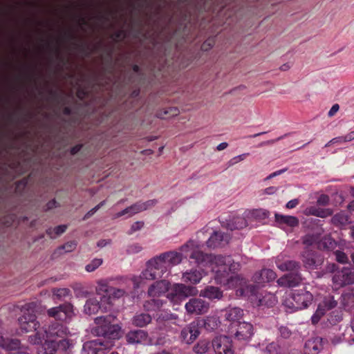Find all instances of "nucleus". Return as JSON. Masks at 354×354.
I'll list each match as a JSON object with an SVG mask.
<instances>
[{
    "label": "nucleus",
    "instance_id": "obj_1",
    "mask_svg": "<svg viewBox=\"0 0 354 354\" xmlns=\"http://www.w3.org/2000/svg\"><path fill=\"white\" fill-rule=\"evenodd\" d=\"M47 313L49 317L62 322L52 323L44 333L37 331L35 335L29 337L28 340L32 344H42L46 354H54L56 340L66 337L69 333L68 328L62 322H66L72 317L73 306L70 303H65L48 309Z\"/></svg>",
    "mask_w": 354,
    "mask_h": 354
},
{
    "label": "nucleus",
    "instance_id": "obj_2",
    "mask_svg": "<svg viewBox=\"0 0 354 354\" xmlns=\"http://www.w3.org/2000/svg\"><path fill=\"white\" fill-rule=\"evenodd\" d=\"M180 250V252L169 251L161 254V257L165 259L169 269L179 264L184 258L189 259L191 263H194L197 266L211 260V257L208 254H205L196 248L193 241L182 245Z\"/></svg>",
    "mask_w": 354,
    "mask_h": 354
},
{
    "label": "nucleus",
    "instance_id": "obj_3",
    "mask_svg": "<svg viewBox=\"0 0 354 354\" xmlns=\"http://www.w3.org/2000/svg\"><path fill=\"white\" fill-rule=\"evenodd\" d=\"M211 257V260L208 262H204V264H198V266L210 268L211 270L215 273L214 278L218 283H225L230 279V271L227 269V263L232 261L231 256L217 255Z\"/></svg>",
    "mask_w": 354,
    "mask_h": 354
},
{
    "label": "nucleus",
    "instance_id": "obj_4",
    "mask_svg": "<svg viewBox=\"0 0 354 354\" xmlns=\"http://www.w3.org/2000/svg\"><path fill=\"white\" fill-rule=\"evenodd\" d=\"M115 319V317L111 315L96 317L95 323L97 326L93 329V332L97 336L113 339H118L121 328L118 324H112Z\"/></svg>",
    "mask_w": 354,
    "mask_h": 354
},
{
    "label": "nucleus",
    "instance_id": "obj_5",
    "mask_svg": "<svg viewBox=\"0 0 354 354\" xmlns=\"http://www.w3.org/2000/svg\"><path fill=\"white\" fill-rule=\"evenodd\" d=\"M169 270L160 254L147 261V268L141 272L140 277L142 279L154 280L163 277L165 274L168 275Z\"/></svg>",
    "mask_w": 354,
    "mask_h": 354
},
{
    "label": "nucleus",
    "instance_id": "obj_6",
    "mask_svg": "<svg viewBox=\"0 0 354 354\" xmlns=\"http://www.w3.org/2000/svg\"><path fill=\"white\" fill-rule=\"evenodd\" d=\"M37 307L35 302H30L23 306L22 315L18 319L20 328L23 332L28 333L38 328L39 324L37 321Z\"/></svg>",
    "mask_w": 354,
    "mask_h": 354
},
{
    "label": "nucleus",
    "instance_id": "obj_7",
    "mask_svg": "<svg viewBox=\"0 0 354 354\" xmlns=\"http://www.w3.org/2000/svg\"><path fill=\"white\" fill-rule=\"evenodd\" d=\"M313 299V295L304 290H295L284 301V305L292 311L302 310L308 307Z\"/></svg>",
    "mask_w": 354,
    "mask_h": 354
},
{
    "label": "nucleus",
    "instance_id": "obj_8",
    "mask_svg": "<svg viewBox=\"0 0 354 354\" xmlns=\"http://www.w3.org/2000/svg\"><path fill=\"white\" fill-rule=\"evenodd\" d=\"M96 293L100 296V301L111 305L112 299H119L124 295L125 290L122 288H117L110 286L104 280L97 282Z\"/></svg>",
    "mask_w": 354,
    "mask_h": 354
},
{
    "label": "nucleus",
    "instance_id": "obj_9",
    "mask_svg": "<svg viewBox=\"0 0 354 354\" xmlns=\"http://www.w3.org/2000/svg\"><path fill=\"white\" fill-rule=\"evenodd\" d=\"M195 287L185 286L183 283H176L173 286L167 297L174 304H178L188 297L197 294Z\"/></svg>",
    "mask_w": 354,
    "mask_h": 354
},
{
    "label": "nucleus",
    "instance_id": "obj_10",
    "mask_svg": "<svg viewBox=\"0 0 354 354\" xmlns=\"http://www.w3.org/2000/svg\"><path fill=\"white\" fill-rule=\"evenodd\" d=\"M215 354H234L232 341L230 337L221 335L215 337L211 344Z\"/></svg>",
    "mask_w": 354,
    "mask_h": 354
},
{
    "label": "nucleus",
    "instance_id": "obj_11",
    "mask_svg": "<svg viewBox=\"0 0 354 354\" xmlns=\"http://www.w3.org/2000/svg\"><path fill=\"white\" fill-rule=\"evenodd\" d=\"M304 266L310 270L317 269L324 262V257L308 248L301 254Z\"/></svg>",
    "mask_w": 354,
    "mask_h": 354
},
{
    "label": "nucleus",
    "instance_id": "obj_12",
    "mask_svg": "<svg viewBox=\"0 0 354 354\" xmlns=\"http://www.w3.org/2000/svg\"><path fill=\"white\" fill-rule=\"evenodd\" d=\"M185 307L188 314L203 315L208 311L209 304L201 298H192Z\"/></svg>",
    "mask_w": 354,
    "mask_h": 354
},
{
    "label": "nucleus",
    "instance_id": "obj_13",
    "mask_svg": "<svg viewBox=\"0 0 354 354\" xmlns=\"http://www.w3.org/2000/svg\"><path fill=\"white\" fill-rule=\"evenodd\" d=\"M109 343L100 339L88 341L83 344L82 354H105Z\"/></svg>",
    "mask_w": 354,
    "mask_h": 354
},
{
    "label": "nucleus",
    "instance_id": "obj_14",
    "mask_svg": "<svg viewBox=\"0 0 354 354\" xmlns=\"http://www.w3.org/2000/svg\"><path fill=\"white\" fill-rule=\"evenodd\" d=\"M333 282L337 286H344L354 283V272L349 268H343L333 276Z\"/></svg>",
    "mask_w": 354,
    "mask_h": 354
},
{
    "label": "nucleus",
    "instance_id": "obj_15",
    "mask_svg": "<svg viewBox=\"0 0 354 354\" xmlns=\"http://www.w3.org/2000/svg\"><path fill=\"white\" fill-rule=\"evenodd\" d=\"M302 277L301 274L298 271L289 272L287 274L280 277L277 280V283L280 286L283 287H295L301 283Z\"/></svg>",
    "mask_w": 354,
    "mask_h": 354
},
{
    "label": "nucleus",
    "instance_id": "obj_16",
    "mask_svg": "<svg viewBox=\"0 0 354 354\" xmlns=\"http://www.w3.org/2000/svg\"><path fill=\"white\" fill-rule=\"evenodd\" d=\"M170 288V283L165 279L157 281L152 283L148 289V295L150 297H160L166 293Z\"/></svg>",
    "mask_w": 354,
    "mask_h": 354
},
{
    "label": "nucleus",
    "instance_id": "obj_17",
    "mask_svg": "<svg viewBox=\"0 0 354 354\" xmlns=\"http://www.w3.org/2000/svg\"><path fill=\"white\" fill-rule=\"evenodd\" d=\"M277 278V274L274 270L271 269H262L256 272L252 277L254 283L261 285L265 283L274 281Z\"/></svg>",
    "mask_w": 354,
    "mask_h": 354
},
{
    "label": "nucleus",
    "instance_id": "obj_18",
    "mask_svg": "<svg viewBox=\"0 0 354 354\" xmlns=\"http://www.w3.org/2000/svg\"><path fill=\"white\" fill-rule=\"evenodd\" d=\"M236 330L235 332V337L240 340H248L253 334V326L245 322H239L236 325Z\"/></svg>",
    "mask_w": 354,
    "mask_h": 354
},
{
    "label": "nucleus",
    "instance_id": "obj_19",
    "mask_svg": "<svg viewBox=\"0 0 354 354\" xmlns=\"http://www.w3.org/2000/svg\"><path fill=\"white\" fill-rule=\"evenodd\" d=\"M323 348L322 338L313 337L307 340L304 347V354H318Z\"/></svg>",
    "mask_w": 354,
    "mask_h": 354
},
{
    "label": "nucleus",
    "instance_id": "obj_20",
    "mask_svg": "<svg viewBox=\"0 0 354 354\" xmlns=\"http://www.w3.org/2000/svg\"><path fill=\"white\" fill-rule=\"evenodd\" d=\"M230 239V235L221 232H214L209 238L206 243L207 247L215 248L221 246L223 242L227 243Z\"/></svg>",
    "mask_w": 354,
    "mask_h": 354
},
{
    "label": "nucleus",
    "instance_id": "obj_21",
    "mask_svg": "<svg viewBox=\"0 0 354 354\" xmlns=\"http://www.w3.org/2000/svg\"><path fill=\"white\" fill-rule=\"evenodd\" d=\"M243 310L238 307L228 308L224 310V317L226 320L230 322L232 325H236L242 319Z\"/></svg>",
    "mask_w": 354,
    "mask_h": 354
},
{
    "label": "nucleus",
    "instance_id": "obj_22",
    "mask_svg": "<svg viewBox=\"0 0 354 354\" xmlns=\"http://www.w3.org/2000/svg\"><path fill=\"white\" fill-rule=\"evenodd\" d=\"M198 335L199 331L195 326L184 328L180 333L181 340L186 344L192 343Z\"/></svg>",
    "mask_w": 354,
    "mask_h": 354
},
{
    "label": "nucleus",
    "instance_id": "obj_23",
    "mask_svg": "<svg viewBox=\"0 0 354 354\" xmlns=\"http://www.w3.org/2000/svg\"><path fill=\"white\" fill-rule=\"evenodd\" d=\"M276 265L277 267L283 272L288 271L290 272H292L298 271L300 269V263L293 260L282 261L278 258L276 260Z\"/></svg>",
    "mask_w": 354,
    "mask_h": 354
},
{
    "label": "nucleus",
    "instance_id": "obj_24",
    "mask_svg": "<svg viewBox=\"0 0 354 354\" xmlns=\"http://www.w3.org/2000/svg\"><path fill=\"white\" fill-rule=\"evenodd\" d=\"M147 338V333L142 330H136L129 331L127 335V341L129 344H139L145 341Z\"/></svg>",
    "mask_w": 354,
    "mask_h": 354
},
{
    "label": "nucleus",
    "instance_id": "obj_25",
    "mask_svg": "<svg viewBox=\"0 0 354 354\" xmlns=\"http://www.w3.org/2000/svg\"><path fill=\"white\" fill-rule=\"evenodd\" d=\"M103 306L100 304V301L96 298H90L86 301L84 306V310L87 315H95L100 309L102 310Z\"/></svg>",
    "mask_w": 354,
    "mask_h": 354
},
{
    "label": "nucleus",
    "instance_id": "obj_26",
    "mask_svg": "<svg viewBox=\"0 0 354 354\" xmlns=\"http://www.w3.org/2000/svg\"><path fill=\"white\" fill-rule=\"evenodd\" d=\"M200 296L209 299H220L223 297V292L218 287L209 286L201 291Z\"/></svg>",
    "mask_w": 354,
    "mask_h": 354
},
{
    "label": "nucleus",
    "instance_id": "obj_27",
    "mask_svg": "<svg viewBox=\"0 0 354 354\" xmlns=\"http://www.w3.org/2000/svg\"><path fill=\"white\" fill-rule=\"evenodd\" d=\"M275 220L276 222L280 225L285 224L291 227H295L299 225V219L293 216L275 214Z\"/></svg>",
    "mask_w": 354,
    "mask_h": 354
},
{
    "label": "nucleus",
    "instance_id": "obj_28",
    "mask_svg": "<svg viewBox=\"0 0 354 354\" xmlns=\"http://www.w3.org/2000/svg\"><path fill=\"white\" fill-rule=\"evenodd\" d=\"M203 277V273L200 270H192L189 272H185L183 274V281L189 282L192 284H196L200 282Z\"/></svg>",
    "mask_w": 354,
    "mask_h": 354
},
{
    "label": "nucleus",
    "instance_id": "obj_29",
    "mask_svg": "<svg viewBox=\"0 0 354 354\" xmlns=\"http://www.w3.org/2000/svg\"><path fill=\"white\" fill-rule=\"evenodd\" d=\"M306 211L308 214L321 218H326L333 214V210L331 209H324L315 206L308 207Z\"/></svg>",
    "mask_w": 354,
    "mask_h": 354
},
{
    "label": "nucleus",
    "instance_id": "obj_30",
    "mask_svg": "<svg viewBox=\"0 0 354 354\" xmlns=\"http://www.w3.org/2000/svg\"><path fill=\"white\" fill-rule=\"evenodd\" d=\"M277 301L275 295L270 292H265L258 298V305L261 306L272 307L276 304Z\"/></svg>",
    "mask_w": 354,
    "mask_h": 354
},
{
    "label": "nucleus",
    "instance_id": "obj_31",
    "mask_svg": "<svg viewBox=\"0 0 354 354\" xmlns=\"http://www.w3.org/2000/svg\"><path fill=\"white\" fill-rule=\"evenodd\" d=\"M141 212L143 211L141 205V201H139L119 212L117 213L116 216L121 217L125 214H129V216H131Z\"/></svg>",
    "mask_w": 354,
    "mask_h": 354
},
{
    "label": "nucleus",
    "instance_id": "obj_32",
    "mask_svg": "<svg viewBox=\"0 0 354 354\" xmlns=\"http://www.w3.org/2000/svg\"><path fill=\"white\" fill-rule=\"evenodd\" d=\"M151 321V317L147 313H140L136 315L132 320L133 325L138 327H144Z\"/></svg>",
    "mask_w": 354,
    "mask_h": 354
},
{
    "label": "nucleus",
    "instance_id": "obj_33",
    "mask_svg": "<svg viewBox=\"0 0 354 354\" xmlns=\"http://www.w3.org/2000/svg\"><path fill=\"white\" fill-rule=\"evenodd\" d=\"M349 216L345 212H340L335 214L332 218L331 222L336 226H343L348 223Z\"/></svg>",
    "mask_w": 354,
    "mask_h": 354
},
{
    "label": "nucleus",
    "instance_id": "obj_34",
    "mask_svg": "<svg viewBox=\"0 0 354 354\" xmlns=\"http://www.w3.org/2000/svg\"><path fill=\"white\" fill-rule=\"evenodd\" d=\"M163 305L162 300L153 298L147 301L144 304V308L147 311L158 310Z\"/></svg>",
    "mask_w": 354,
    "mask_h": 354
},
{
    "label": "nucleus",
    "instance_id": "obj_35",
    "mask_svg": "<svg viewBox=\"0 0 354 354\" xmlns=\"http://www.w3.org/2000/svg\"><path fill=\"white\" fill-rule=\"evenodd\" d=\"M342 320L341 310H334L327 315V322L331 326H335Z\"/></svg>",
    "mask_w": 354,
    "mask_h": 354
},
{
    "label": "nucleus",
    "instance_id": "obj_36",
    "mask_svg": "<svg viewBox=\"0 0 354 354\" xmlns=\"http://www.w3.org/2000/svg\"><path fill=\"white\" fill-rule=\"evenodd\" d=\"M210 344L206 340L199 341L194 347L193 351L196 354H203L209 351Z\"/></svg>",
    "mask_w": 354,
    "mask_h": 354
},
{
    "label": "nucleus",
    "instance_id": "obj_37",
    "mask_svg": "<svg viewBox=\"0 0 354 354\" xmlns=\"http://www.w3.org/2000/svg\"><path fill=\"white\" fill-rule=\"evenodd\" d=\"M265 354H281V349L276 342L268 344L265 348H262Z\"/></svg>",
    "mask_w": 354,
    "mask_h": 354
},
{
    "label": "nucleus",
    "instance_id": "obj_38",
    "mask_svg": "<svg viewBox=\"0 0 354 354\" xmlns=\"http://www.w3.org/2000/svg\"><path fill=\"white\" fill-rule=\"evenodd\" d=\"M322 305V308L324 307L326 310H330L334 308L337 305V301L335 299L333 296L328 295L324 297Z\"/></svg>",
    "mask_w": 354,
    "mask_h": 354
},
{
    "label": "nucleus",
    "instance_id": "obj_39",
    "mask_svg": "<svg viewBox=\"0 0 354 354\" xmlns=\"http://www.w3.org/2000/svg\"><path fill=\"white\" fill-rule=\"evenodd\" d=\"M77 242L75 241H71L66 243L63 245L57 248V251L59 254L62 253V250H64L65 252H70L73 251L77 247Z\"/></svg>",
    "mask_w": 354,
    "mask_h": 354
},
{
    "label": "nucleus",
    "instance_id": "obj_40",
    "mask_svg": "<svg viewBox=\"0 0 354 354\" xmlns=\"http://www.w3.org/2000/svg\"><path fill=\"white\" fill-rule=\"evenodd\" d=\"M102 259H94L91 263L86 266L85 270L88 272H93L102 265Z\"/></svg>",
    "mask_w": 354,
    "mask_h": 354
},
{
    "label": "nucleus",
    "instance_id": "obj_41",
    "mask_svg": "<svg viewBox=\"0 0 354 354\" xmlns=\"http://www.w3.org/2000/svg\"><path fill=\"white\" fill-rule=\"evenodd\" d=\"M56 346L54 348L55 352L57 348H62V350L66 351L71 346L70 341L66 337L58 339L57 340H56Z\"/></svg>",
    "mask_w": 354,
    "mask_h": 354
},
{
    "label": "nucleus",
    "instance_id": "obj_42",
    "mask_svg": "<svg viewBox=\"0 0 354 354\" xmlns=\"http://www.w3.org/2000/svg\"><path fill=\"white\" fill-rule=\"evenodd\" d=\"M319 239V236L315 234H306L303 238V243L307 246H310L314 243H316Z\"/></svg>",
    "mask_w": 354,
    "mask_h": 354
},
{
    "label": "nucleus",
    "instance_id": "obj_43",
    "mask_svg": "<svg viewBox=\"0 0 354 354\" xmlns=\"http://www.w3.org/2000/svg\"><path fill=\"white\" fill-rule=\"evenodd\" d=\"M53 294L58 299H62L69 297L71 290L68 288H59L54 290Z\"/></svg>",
    "mask_w": 354,
    "mask_h": 354
},
{
    "label": "nucleus",
    "instance_id": "obj_44",
    "mask_svg": "<svg viewBox=\"0 0 354 354\" xmlns=\"http://www.w3.org/2000/svg\"><path fill=\"white\" fill-rule=\"evenodd\" d=\"M324 310L325 309H322V305L319 304L315 313L311 317V321L313 324H316L319 322L322 316L324 315Z\"/></svg>",
    "mask_w": 354,
    "mask_h": 354
},
{
    "label": "nucleus",
    "instance_id": "obj_45",
    "mask_svg": "<svg viewBox=\"0 0 354 354\" xmlns=\"http://www.w3.org/2000/svg\"><path fill=\"white\" fill-rule=\"evenodd\" d=\"M335 259L337 262L341 263H346L348 262V258L347 255L342 251L336 250L334 252Z\"/></svg>",
    "mask_w": 354,
    "mask_h": 354
},
{
    "label": "nucleus",
    "instance_id": "obj_46",
    "mask_svg": "<svg viewBox=\"0 0 354 354\" xmlns=\"http://www.w3.org/2000/svg\"><path fill=\"white\" fill-rule=\"evenodd\" d=\"M279 336L283 339H288L292 335V331L287 326H281L279 328Z\"/></svg>",
    "mask_w": 354,
    "mask_h": 354
},
{
    "label": "nucleus",
    "instance_id": "obj_47",
    "mask_svg": "<svg viewBox=\"0 0 354 354\" xmlns=\"http://www.w3.org/2000/svg\"><path fill=\"white\" fill-rule=\"evenodd\" d=\"M157 203H158V201L156 199H151V200H148L145 202H141L142 211H145L147 209L152 208Z\"/></svg>",
    "mask_w": 354,
    "mask_h": 354
},
{
    "label": "nucleus",
    "instance_id": "obj_48",
    "mask_svg": "<svg viewBox=\"0 0 354 354\" xmlns=\"http://www.w3.org/2000/svg\"><path fill=\"white\" fill-rule=\"evenodd\" d=\"M227 269L230 271V272L235 273L237 271L240 270L241 265L238 262H234V260L232 259V261L227 263Z\"/></svg>",
    "mask_w": 354,
    "mask_h": 354
},
{
    "label": "nucleus",
    "instance_id": "obj_49",
    "mask_svg": "<svg viewBox=\"0 0 354 354\" xmlns=\"http://www.w3.org/2000/svg\"><path fill=\"white\" fill-rule=\"evenodd\" d=\"M143 226H144V223L142 221H136V222L133 223L131 225L129 231L128 232V234H132L135 232L141 230L143 227Z\"/></svg>",
    "mask_w": 354,
    "mask_h": 354
},
{
    "label": "nucleus",
    "instance_id": "obj_50",
    "mask_svg": "<svg viewBox=\"0 0 354 354\" xmlns=\"http://www.w3.org/2000/svg\"><path fill=\"white\" fill-rule=\"evenodd\" d=\"M341 298H342V306L344 307H346L350 305L349 301H350V299H353V295L351 293H344V294L342 295Z\"/></svg>",
    "mask_w": 354,
    "mask_h": 354
},
{
    "label": "nucleus",
    "instance_id": "obj_51",
    "mask_svg": "<svg viewBox=\"0 0 354 354\" xmlns=\"http://www.w3.org/2000/svg\"><path fill=\"white\" fill-rule=\"evenodd\" d=\"M329 197L326 194H322L319 196V197L317 198V203L319 205H327L329 203Z\"/></svg>",
    "mask_w": 354,
    "mask_h": 354
},
{
    "label": "nucleus",
    "instance_id": "obj_52",
    "mask_svg": "<svg viewBox=\"0 0 354 354\" xmlns=\"http://www.w3.org/2000/svg\"><path fill=\"white\" fill-rule=\"evenodd\" d=\"M59 206V205L57 201L55 199H53L46 203L44 207V210L49 211Z\"/></svg>",
    "mask_w": 354,
    "mask_h": 354
},
{
    "label": "nucleus",
    "instance_id": "obj_53",
    "mask_svg": "<svg viewBox=\"0 0 354 354\" xmlns=\"http://www.w3.org/2000/svg\"><path fill=\"white\" fill-rule=\"evenodd\" d=\"M67 230L66 225H60L53 228L55 236H59L66 232Z\"/></svg>",
    "mask_w": 354,
    "mask_h": 354
},
{
    "label": "nucleus",
    "instance_id": "obj_54",
    "mask_svg": "<svg viewBox=\"0 0 354 354\" xmlns=\"http://www.w3.org/2000/svg\"><path fill=\"white\" fill-rule=\"evenodd\" d=\"M288 136L287 133L276 138V139H273V140H268V141H265V142H263L259 144V146H263V145H272L275 142H277V141H279L281 140H282L283 138H286V136Z\"/></svg>",
    "mask_w": 354,
    "mask_h": 354
},
{
    "label": "nucleus",
    "instance_id": "obj_55",
    "mask_svg": "<svg viewBox=\"0 0 354 354\" xmlns=\"http://www.w3.org/2000/svg\"><path fill=\"white\" fill-rule=\"evenodd\" d=\"M344 338V335L343 334H342L338 336H334L333 337H330V342L333 344L337 345V344L342 342Z\"/></svg>",
    "mask_w": 354,
    "mask_h": 354
},
{
    "label": "nucleus",
    "instance_id": "obj_56",
    "mask_svg": "<svg viewBox=\"0 0 354 354\" xmlns=\"http://www.w3.org/2000/svg\"><path fill=\"white\" fill-rule=\"evenodd\" d=\"M236 220L240 224L234 227H230V228L231 230H233L234 229L243 228V227L246 226V221L244 218H237Z\"/></svg>",
    "mask_w": 354,
    "mask_h": 354
},
{
    "label": "nucleus",
    "instance_id": "obj_57",
    "mask_svg": "<svg viewBox=\"0 0 354 354\" xmlns=\"http://www.w3.org/2000/svg\"><path fill=\"white\" fill-rule=\"evenodd\" d=\"M142 250V247L138 244H134L129 247L127 251L128 252H138Z\"/></svg>",
    "mask_w": 354,
    "mask_h": 354
},
{
    "label": "nucleus",
    "instance_id": "obj_58",
    "mask_svg": "<svg viewBox=\"0 0 354 354\" xmlns=\"http://www.w3.org/2000/svg\"><path fill=\"white\" fill-rule=\"evenodd\" d=\"M299 201L298 199H292L286 203V207L288 209H292L295 208L299 204Z\"/></svg>",
    "mask_w": 354,
    "mask_h": 354
},
{
    "label": "nucleus",
    "instance_id": "obj_59",
    "mask_svg": "<svg viewBox=\"0 0 354 354\" xmlns=\"http://www.w3.org/2000/svg\"><path fill=\"white\" fill-rule=\"evenodd\" d=\"M82 145H81V144L76 145L73 146V147H71V149L70 150V153L71 155H75L82 149Z\"/></svg>",
    "mask_w": 354,
    "mask_h": 354
},
{
    "label": "nucleus",
    "instance_id": "obj_60",
    "mask_svg": "<svg viewBox=\"0 0 354 354\" xmlns=\"http://www.w3.org/2000/svg\"><path fill=\"white\" fill-rule=\"evenodd\" d=\"M111 37L114 39H120L124 37V32L122 30H118L115 32Z\"/></svg>",
    "mask_w": 354,
    "mask_h": 354
},
{
    "label": "nucleus",
    "instance_id": "obj_61",
    "mask_svg": "<svg viewBox=\"0 0 354 354\" xmlns=\"http://www.w3.org/2000/svg\"><path fill=\"white\" fill-rule=\"evenodd\" d=\"M344 142H350L353 140H354V131L348 133L346 136H343Z\"/></svg>",
    "mask_w": 354,
    "mask_h": 354
},
{
    "label": "nucleus",
    "instance_id": "obj_62",
    "mask_svg": "<svg viewBox=\"0 0 354 354\" xmlns=\"http://www.w3.org/2000/svg\"><path fill=\"white\" fill-rule=\"evenodd\" d=\"M339 106L337 104H333L328 112V115L333 116L339 110Z\"/></svg>",
    "mask_w": 354,
    "mask_h": 354
},
{
    "label": "nucleus",
    "instance_id": "obj_63",
    "mask_svg": "<svg viewBox=\"0 0 354 354\" xmlns=\"http://www.w3.org/2000/svg\"><path fill=\"white\" fill-rule=\"evenodd\" d=\"M277 191V188L276 187H269L264 189V193L266 194H273Z\"/></svg>",
    "mask_w": 354,
    "mask_h": 354
},
{
    "label": "nucleus",
    "instance_id": "obj_64",
    "mask_svg": "<svg viewBox=\"0 0 354 354\" xmlns=\"http://www.w3.org/2000/svg\"><path fill=\"white\" fill-rule=\"evenodd\" d=\"M97 211V208L93 207L90 211H88L84 216V220H86L93 216Z\"/></svg>",
    "mask_w": 354,
    "mask_h": 354
}]
</instances>
